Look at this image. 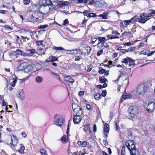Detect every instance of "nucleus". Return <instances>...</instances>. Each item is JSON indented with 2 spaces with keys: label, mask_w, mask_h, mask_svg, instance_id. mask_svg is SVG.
I'll list each match as a JSON object with an SVG mask.
<instances>
[{
  "label": "nucleus",
  "mask_w": 155,
  "mask_h": 155,
  "mask_svg": "<svg viewBox=\"0 0 155 155\" xmlns=\"http://www.w3.org/2000/svg\"><path fill=\"white\" fill-rule=\"evenodd\" d=\"M42 2L44 3L39 6L38 10L43 14L48 13L50 10L52 9L54 7L53 3L56 2L51 1V0H42Z\"/></svg>",
  "instance_id": "f257e3e1"
},
{
  "label": "nucleus",
  "mask_w": 155,
  "mask_h": 155,
  "mask_svg": "<svg viewBox=\"0 0 155 155\" xmlns=\"http://www.w3.org/2000/svg\"><path fill=\"white\" fill-rule=\"evenodd\" d=\"M127 112L129 115L127 116L128 118L131 120L135 117L138 113L139 110L138 108L135 105H132L129 107Z\"/></svg>",
  "instance_id": "f03ea898"
},
{
  "label": "nucleus",
  "mask_w": 155,
  "mask_h": 155,
  "mask_svg": "<svg viewBox=\"0 0 155 155\" xmlns=\"http://www.w3.org/2000/svg\"><path fill=\"white\" fill-rule=\"evenodd\" d=\"M147 84L145 82L139 84L137 89V91L139 94L144 95L147 91Z\"/></svg>",
  "instance_id": "7ed1b4c3"
},
{
  "label": "nucleus",
  "mask_w": 155,
  "mask_h": 155,
  "mask_svg": "<svg viewBox=\"0 0 155 155\" xmlns=\"http://www.w3.org/2000/svg\"><path fill=\"white\" fill-rule=\"evenodd\" d=\"M32 14L34 17L35 18V19L36 20V22L40 21L42 18V14L39 10L38 11H37L34 12Z\"/></svg>",
  "instance_id": "20e7f679"
},
{
  "label": "nucleus",
  "mask_w": 155,
  "mask_h": 155,
  "mask_svg": "<svg viewBox=\"0 0 155 155\" xmlns=\"http://www.w3.org/2000/svg\"><path fill=\"white\" fill-rule=\"evenodd\" d=\"M54 124L59 126L62 125L63 123V120L62 117H58L57 115L54 116Z\"/></svg>",
  "instance_id": "39448f33"
},
{
  "label": "nucleus",
  "mask_w": 155,
  "mask_h": 155,
  "mask_svg": "<svg viewBox=\"0 0 155 155\" xmlns=\"http://www.w3.org/2000/svg\"><path fill=\"white\" fill-rule=\"evenodd\" d=\"M155 109V101L149 102L146 108V110L149 112H152Z\"/></svg>",
  "instance_id": "423d86ee"
},
{
  "label": "nucleus",
  "mask_w": 155,
  "mask_h": 155,
  "mask_svg": "<svg viewBox=\"0 0 155 155\" xmlns=\"http://www.w3.org/2000/svg\"><path fill=\"white\" fill-rule=\"evenodd\" d=\"M18 140L16 137L13 135L11 136V142L9 145L15 147L18 143Z\"/></svg>",
  "instance_id": "0eeeda50"
},
{
  "label": "nucleus",
  "mask_w": 155,
  "mask_h": 155,
  "mask_svg": "<svg viewBox=\"0 0 155 155\" xmlns=\"http://www.w3.org/2000/svg\"><path fill=\"white\" fill-rule=\"evenodd\" d=\"M73 121L74 124H79L82 119L81 116L74 115Z\"/></svg>",
  "instance_id": "6e6552de"
},
{
  "label": "nucleus",
  "mask_w": 155,
  "mask_h": 155,
  "mask_svg": "<svg viewBox=\"0 0 155 155\" xmlns=\"http://www.w3.org/2000/svg\"><path fill=\"white\" fill-rule=\"evenodd\" d=\"M27 62H24L20 64L18 67V69L19 71L24 70L25 68L27 66Z\"/></svg>",
  "instance_id": "1a4fd4ad"
},
{
  "label": "nucleus",
  "mask_w": 155,
  "mask_h": 155,
  "mask_svg": "<svg viewBox=\"0 0 155 155\" xmlns=\"http://www.w3.org/2000/svg\"><path fill=\"white\" fill-rule=\"evenodd\" d=\"M48 70L50 71L51 74L53 78H55L56 79L60 81V76L58 74L53 72L50 69Z\"/></svg>",
  "instance_id": "9d476101"
},
{
  "label": "nucleus",
  "mask_w": 155,
  "mask_h": 155,
  "mask_svg": "<svg viewBox=\"0 0 155 155\" xmlns=\"http://www.w3.org/2000/svg\"><path fill=\"white\" fill-rule=\"evenodd\" d=\"M133 143H135L131 140H128L125 143V145L128 150H130V146H131Z\"/></svg>",
  "instance_id": "9b49d317"
},
{
  "label": "nucleus",
  "mask_w": 155,
  "mask_h": 155,
  "mask_svg": "<svg viewBox=\"0 0 155 155\" xmlns=\"http://www.w3.org/2000/svg\"><path fill=\"white\" fill-rule=\"evenodd\" d=\"M76 109L73 110L74 113L76 114V115L81 116L82 113L81 108L79 107Z\"/></svg>",
  "instance_id": "f8f14e48"
},
{
  "label": "nucleus",
  "mask_w": 155,
  "mask_h": 155,
  "mask_svg": "<svg viewBox=\"0 0 155 155\" xmlns=\"http://www.w3.org/2000/svg\"><path fill=\"white\" fill-rule=\"evenodd\" d=\"M27 65L25 68L24 71L26 73H28L31 71L32 69V66L29 64L28 62H27Z\"/></svg>",
  "instance_id": "ddd939ff"
},
{
  "label": "nucleus",
  "mask_w": 155,
  "mask_h": 155,
  "mask_svg": "<svg viewBox=\"0 0 155 155\" xmlns=\"http://www.w3.org/2000/svg\"><path fill=\"white\" fill-rule=\"evenodd\" d=\"M65 51H66L67 54L71 55H73L74 54H77L78 53V50L77 49L72 50H66Z\"/></svg>",
  "instance_id": "4468645a"
},
{
  "label": "nucleus",
  "mask_w": 155,
  "mask_h": 155,
  "mask_svg": "<svg viewBox=\"0 0 155 155\" xmlns=\"http://www.w3.org/2000/svg\"><path fill=\"white\" fill-rule=\"evenodd\" d=\"M48 59L46 60L45 61L47 62H53L58 60V58L53 56H50Z\"/></svg>",
  "instance_id": "2eb2a0df"
},
{
  "label": "nucleus",
  "mask_w": 155,
  "mask_h": 155,
  "mask_svg": "<svg viewBox=\"0 0 155 155\" xmlns=\"http://www.w3.org/2000/svg\"><path fill=\"white\" fill-rule=\"evenodd\" d=\"M64 79L66 82H69V83H73L74 81L72 78L69 76L65 77Z\"/></svg>",
  "instance_id": "dca6fc26"
},
{
  "label": "nucleus",
  "mask_w": 155,
  "mask_h": 155,
  "mask_svg": "<svg viewBox=\"0 0 155 155\" xmlns=\"http://www.w3.org/2000/svg\"><path fill=\"white\" fill-rule=\"evenodd\" d=\"M18 97L21 99H23L24 97V93L23 90H19L18 91Z\"/></svg>",
  "instance_id": "f3484780"
},
{
  "label": "nucleus",
  "mask_w": 155,
  "mask_h": 155,
  "mask_svg": "<svg viewBox=\"0 0 155 155\" xmlns=\"http://www.w3.org/2000/svg\"><path fill=\"white\" fill-rule=\"evenodd\" d=\"M149 20V19H147L146 17H144L143 18H138V22L139 23H142L143 24L145 23L147 20Z\"/></svg>",
  "instance_id": "a211bd4d"
},
{
  "label": "nucleus",
  "mask_w": 155,
  "mask_h": 155,
  "mask_svg": "<svg viewBox=\"0 0 155 155\" xmlns=\"http://www.w3.org/2000/svg\"><path fill=\"white\" fill-rule=\"evenodd\" d=\"M20 147L19 150H18V151L21 154L22 153H24V150H25V147L22 144H20Z\"/></svg>",
  "instance_id": "6ab92c4d"
},
{
  "label": "nucleus",
  "mask_w": 155,
  "mask_h": 155,
  "mask_svg": "<svg viewBox=\"0 0 155 155\" xmlns=\"http://www.w3.org/2000/svg\"><path fill=\"white\" fill-rule=\"evenodd\" d=\"M33 17H34V16L33 14L32 15H29L28 18V21L31 22H36L35 19L33 18Z\"/></svg>",
  "instance_id": "aec40b11"
},
{
  "label": "nucleus",
  "mask_w": 155,
  "mask_h": 155,
  "mask_svg": "<svg viewBox=\"0 0 155 155\" xmlns=\"http://www.w3.org/2000/svg\"><path fill=\"white\" fill-rule=\"evenodd\" d=\"M12 78L14 80V81L12 82L11 85L12 87H14L15 86V84L17 82V78L15 75L13 74L12 75Z\"/></svg>",
  "instance_id": "412c9836"
},
{
  "label": "nucleus",
  "mask_w": 155,
  "mask_h": 155,
  "mask_svg": "<svg viewBox=\"0 0 155 155\" xmlns=\"http://www.w3.org/2000/svg\"><path fill=\"white\" fill-rule=\"evenodd\" d=\"M109 130V126L108 124H106L104 127V131L105 133H108Z\"/></svg>",
  "instance_id": "4be33fe9"
},
{
  "label": "nucleus",
  "mask_w": 155,
  "mask_h": 155,
  "mask_svg": "<svg viewBox=\"0 0 155 155\" xmlns=\"http://www.w3.org/2000/svg\"><path fill=\"white\" fill-rule=\"evenodd\" d=\"M78 144L79 145L83 147H86L87 143L86 141L82 142L81 141H79L78 142Z\"/></svg>",
  "instance_id": "5701e85b"
},
{
  "label": "nucleus",
  "mask_w": 155,
  "mask_h": 155,
  "mask_svg": "<svg viewBox=\"0 0 155 155\" xmlns=\"http://www.w3.org/2000/svg\"><path fill=\"white\" fill-rule=\"evenodd\" d=\"M127 58L128 59V62H129V66H131L132 65H135L134 60L130 58L129 57H127Z\"/></svg>",
  "instance_id": "b1692460"
},
{
  "label": "nucleus",
  "mask_w": 155,
  "mask_h": 155,
  "mask_svg": "<svg viewBox=\"0 0 155 155\" xmlns=\"http://www.w3.org/2000/svg\"><path fill=\"white\" fill-rule=\"evenodd\" d=\"M131 95H126L124 94L122 96V98L121 99L122 102L124 100L126 99H128L131 97Z\"/></svg>",
  "instance_id": "393cba45"
},
{
  "label": "nucleus",
  "mask_w": 155,
  "mask_h": 155,
  "mask_svg": "<svg viewBox=\"0 0 155 155\" xmlns=\"http://www.w3.org/2000/svg\"><path fill=\"white\" fill-rule=\"evenodd\" d=\"M104 76L100 77L99 79V81L102 83H105L106 82H108V80L106 78L103 77Z\"/></svg>",
  "instance_id": "a878e982"
},
{
  "label": "nucleus",
  "mask_w": 155,
  "mask_h": 155,
  "mask_svg": "<svg viewBox=\"0 0 155 155\" xmlns=\"http://www.w3.org/2000/svg\"><path fill=\"white\" fill-rule=\"evenodd\" d=\"M62 143H66L68 142V140L67 137L66 135H63L61 138Z\"/></svg>",
  "instance_id": "bb28decb"
},
{
  "label": "nucleus",
  "mask_w": 155,
  "mask_h": 155,
  "mask_svg": "<svg viewBox=\"0 0 155 155\" xmlns=\"http://www.w3.org/2000/svg\"><path fill=\"white\" fill-rule=\"evenodd\" d=\"M98 16L101 17L103 19H106L107 18V15L106 13L104 12L102 14L99 15Z\"/></svg>",
  "instance_id": "cd10ccee"
},
{
  "label": "nucleus",
  "mask_w": 155,
  "mask_h": 155,
  "mask_svg": "<svg viewBox=\"0 0 155 155\" xmlns=\"http://www.w3.org/2000/svg\"><path fill=\"white\" fill-rule=\"evenodd\" d=\"M94 97L96 100H99L101 98V96L100 94L97 93L96 94L94 95Z\"/></svg>",
  "instance_id": "c85d7f7f"
},
{
  "label": "nucleus",
  "mask_w": 155,
  "mask_h": 155,
  "mask_svg": "<svg viewBox=\"0 0 155 155\" xmlns=\"http://www.w3.org/2000/svg\"><path fill=\"white\" fill-rule=\"evenodd\" d=\"M80 107L78 106V105L77 104L75 103H72V107L73 110H76V109L78 108V107Z\"/></svg>",
  "instance_id": "c756f323"
},
{
  "label": "nucleus",
  "mask_w": 155,
  "mask_h": 155,
  "mask_svg": "<svg viewBox=\"0 0 155 155\" xmlns=\"http://www.w3.org/2000/svg\"><path fill=\"white\" fill-rule=\"evenodd\" d=\"M54 1H56V2H54V3H56L57 4L58 3V2H59V3L58 4V6L60 8H62L64 6L63 2H61V1H59L57 0Z\"/></svg>",
  "instance_id": "7c9ffc66"
},
{
  "label": "nucleus",
  "mask_w": 155,
  "mask_h": 155,
  "mask_svg": "<svg viewBox=\"0 0 155 155\" xmlns=\"http://www.w3.org/2000/svg\"><path fill=\"white\" fill-rule=\"evenodd\" d=\"M35 80L37 82L40 83L42 82V79L41 77L39 76H38L36 77Z\"/></svg>",
  "instance_id": "2f4dec72"
},
{
  "label": "nucleus",
  "mask_w": 155,
  "mask_h": 155,
  "mask_svg": "<svg viewBox=\"0 0 155 155\" xmlns=\"http://www.w3.org/2000/svg\"><path fill=\"white\" fill-rule=\"evenodd\" d=\"M138 19V16H136L133 17L131 18L130 20L131 22H134L137 21V20Z\"/></svg>",
  "instance_id": "473e14b6"
},
{
  "label": "nucleus",
  "mask_w": 155,
  "mask_h": 155,
  "mask_svg": "<svg viewBox=\"0 0 155 155\" xmlns=\"http://www.w3.org/2000/svg\"><path fill=\"white\" fill-rule=\"evenodd\" d=\"M106 70L103 69L102 67H100L99 68L98 73L100 74H103L105 73Z\"/></svg>",
  "instance_id": "72a5a7b5"
},
{
  "label": "nucleus",
  "mask_w": 155,
  "mask_h": 155,
  "mask_svg": "<svg viewBox=\"0 0 155 155\" xmlns=\"http://www.w3.org/2000/svg\"><path fill=\"white\" fill-rule=\"evenodd\" d=\"M85 49L87 51L86 54H87V55L90 54V52L92 50L91 49L89 46L86 47Z\"/></svg>",
  "instance_id": "f704fd0d"
},
{
  "label": "nucleus",
  "mask_w": 155,
  "mask_h": 155,
  "mask_svg": "<svg viewBox=\"0 0 155 155\" xmlns=\"http://www.w3.org/2000/svg\"><path fill=\"white\" fill-rule=\"evenodd\" d=\"M98 39L99 41V42L98 43V45H99L100 43L105 41V38L104 37H100L98 38Z\"/></svg>",
  "instance_id": "c9c22d12"
},
{
  "label": "nucleus",
  "mask_w": 155,
  "mask_h": 155,
  "mask_svg": "<svg viewBox=\"0 0 155 155\" xmlns=\"http://www.w3.org/2000/svg\"><path fill=\"white\" fill-rule=\"evenodd\" d=\"M82 127H84L83 129L85 132L87 131L90 127L89 124H87L84 126H83Z\"/></svg>",
  "instance_id": "e433bc0d"
},
{
  "label": "nucleus",
  "mask_w": 155,
  "mask_h": 155,
  "mask_svg": "<svg viewBox=\"0 0 155 155\" xmlns=\"http://www.w3.org/2000/svg\"><path fill=\"white\" fill-rule=\"evenodd\" d=\"M26 51L27 52H29V53L31 54H33L35 52V50L34 49H29L26 50Z\"/></svg>",
  "instance_id": "4c0bfd02"
},
{
  "label": "nucleus",
  "mask_w": 155,
  "mask_h": 155,
  "mask_svg": "<svg viewBox=\"0 0 155 155\" xmlns=\"http://www.w3.org/2000/svg\"><path fill=\"white\" fill-rule=\"evenodd\" d=\"M88 1H89V0H78L77 3H84V4H85Z\"/></svg>",
  "instance_id": "58836bf2"
},
{
  "label": "nucleus",
  "mask_w": 155,
  "mask_h": 155,
  "mask_svg": "<svg viewBox=\"0 0 155 155\" xmlns=\"http://www.w3.org/2000/svg\"><path fill=\"white\" fill-rule=\"evenodd\" d=\"M40 152L42 155H47V154L45 153V150L44 149H41Z\"/></svg>",
  "instance_id": "ea45409f"
},
{
  "label": "nucleus",
  "mask_w": 155,
  "mask_h": 155,
  "mask_svg": "<svg viewBox=\"0 0 155 155\" xmlns=\"http://www.w3.org/2000/svg\"><path fill=\"white\" fill-rule=\"evenodd\" d=\"M54 47V49L55 50H65L64 49V48L61 47H56L55 46Z\"/></svg>",
  "instance_id": "a19ab883"
},
{
  "label": "nucleus",
  "mask_w": 155,
  "mask_h": 155,
  "mask_svg": "<svg viewBox=\"0 0 155 155\" xmlns=\"http://www.w3.org/2000/svg\"><path fill=\"white\" fill-rule=\"evenodd\" d=\"M48 27V25H40L38 27V28L41 29H43L45 28H47Z\"/></svg>",
  "instance_id": "79ce46f5"
},
{
  "label": "nucleus",
  "mask_w": 155,
  "mask_h": 155,
  "mask_svg": "<svg viewBox=\"0 0 155 155\" xmlns=\"http://www.w3.org/2000/svg\"><path fill=\"white\" fill-rule=\"evenodd\" d=\"M97 15L94 13H90L88 14V15L87 16L88 17L90 18L91 17H96Z\"/></svg>",
  "instance_id": "37998d69"
},
{
  "label": "nucleus",
  "mask_w": 155,
  "mask_h": 155,
  "mask_svg": "<svg viewBox=\"0 0 155 155\" xmlns=\"http://www.w3.org/2000/svg\"><path fill=\"white\" fill-rule=\"evenodd\" d=\"M89 4L91 5H93L95 3H97L99 2H95L94 0H92L91 1H89Z\"/></svg>",
  "instance_id": "c03bdc74"
},
{
  "label": "nucleus",
  "mask_w": 155,
  "mask_h": 155,
  "mask_svg": "<svg viewBox=\"0 0 155 155\" xmlns=\"http://www.w3.org/2000/svg\"><path fill=\"white\" fill-rule=\"evenodd\" d=\"M119 50L120 52L124 54L127 52H128L129 51V49L125 50L124 49H120Z\"/></svg>",
  "instance_id": "a18cd8bd"
},
{
  "label": "nucleus",
  "mask_w": 155,
  "mask_h": 155,
  "mask_svg": "<svg viewBox=\"0 0 155 155\" xmlns=\"http://www.w3.org/2000/svg\"><path fill=\"white\" fill-rule=\"evenodd\" d=\"M18 54L22 55L23 52L20 49H17L16 51Z\"/></svg>",
  "instance_id": "49530a36"
},
{
  "label": "nucleus",
  "mask_w": 155,
  "mask_h": 155,
  "mask_svg": "<svg viewBox=\"0 0 155 155\" xmlns=\"http://www.w3.org/2000/svg\"><path fill=\"white\" fill-rule=\"evenodd\" d=\"M92 66L91 65H88L87 66V71L88 72H90L92 70Z\"/></svg>",
  "instance_id": "de8ad7c7"
},
{
  "label": "nucleus",
  "mask_w": 155,
  "mask_h": 155,
  "mask_svg": "<svg viewBox=\"0 0 155 155\" xmlns=\"http://www.w3.org/2000/svg\"><path fill=\"white\" fill-rule=\"evenodd\" d=\"M131 22L130 20H126L124 21V24L125 25H128Z\"/></svg>",
  "instance_id": "09e8293b"
},
{
  "label": "nucleus",
  "mask_w": 155,
  "mask_h": 155,
  "mask_svg": "<svg viewBox=\"0 0 155 155\" xmlns=\"http://www.w3.org/2000/svg\"><path fill=\"white\" fill-rule=\"evenodd\" d=\"M86 108L89 110H91L92 109V107L90 105L87 104L86 105Z\"/></svg>",
  "instance_id": "8fccbe9b"
},
{
  "label": "nucleus",
  "mask_w": 155,
  "mask_h": 155,
  "mask_svg": "<svg viewBox=\"0 0 155 155\" xmlns=\"http://www.w3.org/2000/svg\"><path fill=\"white\" fill-rule=\"evenodd\" d=\"M30 0H23V3L25 5H28L29 4Z\"/></svg>",
  "instance_id": "3c124183"
},
{
  "label": "nucleus",
  "mask_w": 155,
  "mask_h": 155,
  "mask_svg": "<svg viewBox=\"0 0 155 155\" xmlns=\"http://www.w3.org/2000/svg\"><path fill=\"white\" fill-rule=\"evenodd\" d=\"M102 96L103 97H105L107 94V91L106 90H103L101 93Z\"/></svg>",
  "instance_id": "603ef678"
},
{
  "label": "nucleus",
  "mask_w": 155,
  "mask_h": 155,
  "mask_svg": "<svg viewBox=\"0 0 155 155\" xmlns=\"http://www.w3.org/2000/svg\"><path fill=\"white\" fill-rule=\"evenodd\" d=\"M130 34L132 35L130 31H124L122 34V36H126V35Z\"/></svg>",
  "instance_id": "864d4df0"
},
{
  "label": "nucleus",
  "mask_w": 155,
  "mask_h": 155,
  "mask_svg": "<svg viewBox=\"0 0 155 155\" xmlns=\"http://www.w3.org/2000/svg\"><path fill=\"white\" fill-rule=\"evenodd\" d=\"M122 63H124L126 64H127L128 63V59L127 58L123 59V60L122 61Z\"/></svg>",
  "instance_id": "5fc2aeb1"
},
{
  "label": "nucleus",
  "mask_w": 155,
  "mask_h": 155,
  "mask_svg": "<svg viewBox=\"0 0 155 155\" xmlns=\"http://www.w3.org/2000/svg\"><path fill=\"white\" fill-rule=\"evenodd\" d=\"M68 23L69 22L68 20L67 19H65L64 20L63 23L62 24V25H66L68 24Z\"/></svg>",
  "instance_id": "6e6d98bb"
},
{
  "label": "nucleus",
  "mask_w": 155,
  "mask_h": 155,
  "mask_svg": "<svg viewBox=\"0 0 155 155\" xmlns=\"http://www.w3.org/2000/svg\"><path fill=\"white\" fill-rule=\"evenodd\" d=\"M4 28L5 29H7L8 30H12V28H11L8 25H5L4 26Z\"/></svg>",
  "instance_id": "4d7b16f0"
},
{
  "label": "nucleus",
  "mask_w": 155,
  "mask_h": 155,
  "mask_svg": "<svg viewBox=\"0 0 155 155\" xmlns=\"http://www.w3.org/2000/svg\"><path fill=\"white\" fill-rule=\"evenodd\" d=\"M43 42V41H37L36 42V44L38 45H40L42 44V42Z\"/></svg>",
  "instance_id": "13d9d810"
},
{
  "label": "nucleus",
  "mask_w": 155,
  "mask_h": 155,
  "mask_svg": "<svg viewBox=\"0 0 155 155\" xmlns=\"http://www.w3.org/2000/svg\"><path fill=\"white\" fill-rule=\"evenodd\" d=\"M21 38L23 40V41H25V40L27 39V40H29V38H28L27 37H24L22 36H21Z\"/></svg>",
  "instance_id": "bf43d9fd"
},
{
  "label": "nucleus",
  "mask_w": 155,
  "mask_h": 155,
  "mask_svg": "<svg viewBox=\"0 0 155 155\" xmlns=\"http://www.w3.org/2000/svg\"><path fill=\"white\" fill-rule=\"evenodd\" d=\"M90 11L87 10H85L83 12H82V13L83 14L84 16H87V14Z\"/></svg>",
  "instance_id": "052dcab7"
},
{
  "label": "nucleus",
  "mask_w": 155,
  "mask_h": 155,
  "mask_svg": "<svg viewBox=\"0 0 155 155\" xmlns=\"http://www.w3.org/2000/svg\"><path fill=\"white\" fill-rule=\"evenodd\" d=\"M151 12L150 13V16H154L155 15V10H152Z\"/></svg>",
  "instance_id": "680f3d73"
},
{
  "label": "nucleus",
  "mask_w": 155,
  "mask_h": 155,
  "mask_svg": "<svg viewBox=\"0 0 155 155\" xmlns=\"http://www.w3.org/2000/svg\"><path fill=\"white\" fill-rule=\"evenodd\" d=\"M103 51L102 49L100 50L97 53V56H99L101 55V53L103 52Z\"/></svg>",
  "instance_id": "e2e57ef3"
},
{
  "label": "nucleus",
  "mask_w": 155,
  "mask_h": 155,
  "mask_svg": "<svg viewBox=\"0 0 155 155\" xmlns=\"http://www.w3.org/2000/svg\"><path fill=\"white\" fill-rule=\"evenodd\" d=\"M102 45L104 46L105 48H107L109 46L108 44L107 43L105 42H102Z\"/></svg>",
  "instance_id": "0e129e2a"
},
{
  "label": "nucleus",
  "mask_w": 155,
  "mask_h": 155,
  "mask_svg": "<svg viewBox=\"0 0 155 155\" xmlns=\"http://www.w3.org/2000/svg\"><path fill=\"white\" fill-rule=\"evenodd\" d=\"M30 75H29L26 78L21 79V81L22 82L25 81L27 80L30 77Z\"/></svg>",
  "instance_id": "69168bd1"
},
{
  "label": "nucleus",
  "mask_w": 155,
  "mask_h": 155,
  "mask_svg": "<svg viewBox=\"0 0 155 155\" xmlns=\"http://www.w3.org/2000/svg\"><path fill=\"white\" fill-rule=\"evenodd\" d=\"M112 34H115L118 35H120V33H119L117 31H112Z\"/></svg>",
  "instance_id": "338daca9"
},
{
  "label": "nucleus",
  "mask_w": 155,
  "mask_h": 155,
  "mask_svg": "<svg viewBox=\"0 0 155 155\" xmlns=\"http://www.w3.org/2000/svg\"><path fill=\"white\" fill-rule=\"evenodd\" d=\"M97 38H92V41H91V44H94L95 42L97 40Z\"/></svg>",
  "instance_id": "774afa93"
}]
</instances>
